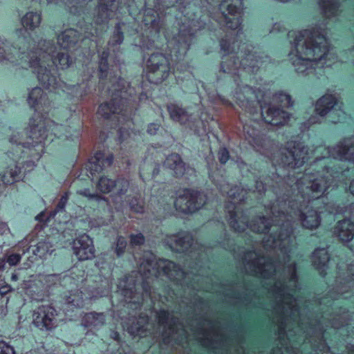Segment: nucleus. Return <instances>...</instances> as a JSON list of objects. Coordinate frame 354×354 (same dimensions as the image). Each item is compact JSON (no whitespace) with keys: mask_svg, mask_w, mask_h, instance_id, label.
<instances>
[{"mask_svg":"<svg viewBox=\"0 0 354 354\" xmlns=\"http://www.w3.org/2000/svg\"><path fill=\"white\" fill-rule=\"evenodd\" d=\"M145 3L142 21L146 34L135 38L137 46L142 49L158 48L156 44L164 33V53H152L146 62L143 76L136 88L119 76L112 84L111 97L100 105H140L151 101L153 86L166 81L170 74L176 77L186 68L185 57L198 34L209 29L214 19L207 0H153V7Z\"/></svg>","mask_w":354,"mask_h":354,"instance_id":"1","label":"nucleus"},{"mask_svg":"<svg viewBox=\"0 0 354 354\" xmlns=\"http://www.w3.org/2000/svg\"><path fill=\"white\" fill-rule=\"evenodd\" d=\"M28 102L35 113L28 127L17 128L9 138L11 149L6 155V171L0 177H30L42 155H53L59 149L66 136L61 133L62 124L49 118L51 101L42 88L36 86L29 93Z\"/></svg>","mask_w":354,"mask_h":354,"instance_id":"2","label":"nucleus"},{"mask_svg":"<svg viewBox=\"0 0 354 354\" xmlns=\"http://www.w3.org/2000/svg\"><path fill=\"white\" fill-rule=\"evenodd\" d=\"M304 178H299L297 181L298 193L303 199V203L309 204L312 201L314 203L315 200H319L320 196L324 194H328L329 187L326 185L328 181L327 178H314L313 180H308L307 185L304 187L301 184L303 183ZM222 192L227 194L232 200L233 205L232 210L227 207L229 212V223L231 227L237 232L244 231L246 228H250L252 231L258 233L266 234L270 227H279L280 232L279 234H270L268 239H264L265 245L273 249H278L284 254L290 252V244L292 243L295 237L292 236V223L296 221H301L304 227L309 229L317 227L319 225V216L317 211L308 209V205L301 204L299 207L296 202L289 201L290 210L287 214L282 211H277L275 207H271L272 214V221L273 225L266 217L259 218L254 223H248L244 217L240 220L239 217L237 207L236 204L245 200L246 191L239 186H234L230 189L227 187L222 189Z\"/></svg>","mask_w":354,"mask_h":354,"instance_id":"3","label":"nucleus"},{"mask_svg":"<svg viewBox=\"0 0 354 354\" xmlns=\"http://www.w3.org/2000/svg\"><path fill=\"white\" fill-rule=\"evenodd\" d=\"M117 1V10L120 12L130 15L136 12L135 0H98L92 11H90V6L86 0H79L69 8V12L79 19L76 25L81 31L88 36L95 37L97 29L93 24L96 26L108 24Z\"/></svg>","mask_w":354,"mask_h":354,"instance_id":"4","label":"nucleus"},{"mask_svg":"<svg viewBox=\"0 0 354 354\" xmlns=\"http://www.w3.org/2000/svg\"><path fill=\"white\" fill-rule=\"evenodd\" d=\"M144 257L145 259L140 263L138 272H133L130 276L120 280L115 286V292L123 295L127 302H131L127 299H133V289L140 282L148 283V280L158 278L162 275L175 281L178 280L184 274L180 268L172 261L165 259L157 261L154 255L148 252Z\"/></svg>","mask_w":354,"mask_h":354,"instance_id":"5","label":"nucleus"},{"mask_svg":"<svg viewBox=\"0 0 354 354\" xmlns=\"http://www.w3.org/2000/svg\"><path fill=\"white\" fill-rule=\"evenodd\" d=\"M41 21V11H29L21 19L22 28L16 30L17 39L10 44L8 40L0 37V62L8 61L15 63L20 61L23 63L28 53L32 54L35 41L31 33L38 28Z\"/></svg>","mask_w":354,"mask_h":354,"instance_id":"6","label":"nucleus"},{"mask_svg":"<svg viewBox=\"0 0 354 354\" xmlns=\"http://www.w3.org/2000/svg\"><path fill=\"white\" fill-rule=\"evenodd\" d=\"M37 74L39 83L46 90L63 88L66 82L62 79L59 70H66L73 63L72 57L66 52H58L48 60L41 59L34 51L28 53L24 62Z\"/></svg>","mask_w":354,"mask_h":354,"instance_id":"7","label":"nucleus"},{"mask_svg":"<svg viewBox=\"0 0 354 354\" xmlns=\"http://www.w3.org/2000/svg\"><path fill=\"white\" fill-rule=\"evenodd\" d=\"M295 49L299 62H318L324 59L329 51V44L324 30L318 25L288 34Z\"/></svg>","mask_w":354,"mask_h":354,"instance_id":"8","label":"nucleus"},{"mask_svg":"<svg viewBox=\"0 0 354 354\" xmlns=\"http://www.w3.org/2000/svg\"><path fill=\"white\" fill-rule=\"evenodd\" d=\"M251 44L243 43L239 46L236 55H233L220 64V72L239 75L243 71L249 75H256L259 70L260 57L254 50Z\"/></svg>","mask_w":354,"mask_h":354,"instance_id":"9","label":"nucleus"},{"mask_svg":"<svg viewBox=\"0 0 354 354\" xmlns=\"http://www.w3.org/2000/svg\"><path fill=\"white\" fill-rule=\"evenodd\" d=\"M237 96L234 95L233 99L236 105L250 114H255L259 111V104L261 109V115L264 118L265 122L275 127L285 126L290 121L292 114L283 108L271 105L269 104L266 111V115L263 113L265 104H263L260 100L254 101L248 99L242 93H236Z\"/></svg>","mask_w":354,"mask_h":354,"instance_id":"10","label":"nucleus"},{"mask_svg":"<svg viewBox=\"0 0 354 354\" xmlns=\"http://www.w3.org/2000/svg\"><path fill=\"white\" fill-rule=\"evenodd\" d=\"M287 145L285 151L278 156V165L288 169L301 168L308 161V148L299 140H290Z\"/></svg>","mask_w":354,"mask_h":354,"instance_id":"11","label":"nucleus"},{"mask_svg":"<svg viewBox=\"0 0 354 354\" xmlns=\"http://www.w3.org/2000/svg\"><path fill=\"white\" fill-rule=\"evenodd\" d=\"M221 10V24L235 30L241 27L243 23V0H223L219 4Z\"/></svg>","mask_w":354,"mask_h":354,"instance_id":"12","label":"nucleus"},{"mask_svg":"<svg viewBox=\"0 0 354 354\" xmlns=\"http://www.w3.org/2000/svg\"><path fill=\"white\" fill-rule=\"evenodd\" d=\"M206 196L194 190L185 189L174 202L178 212L192 214L201 209L206 203Z\"/></svg>","mask_w":354,"mask_h":354,"instance_id":"13","label":"nucleus"},{"mask_svg":"<svg viewBox=\"0 0 354 354\" xmlns=\"http://www.w3.org/2000/svg\"><path fill=\"white\" fill-rule=\"evenodd\" d=\"M114 155L112 152H106L105 149L97 150L84 165L85 176L95 177L96 174H100L112 165Z\"/></svg>","mask_w":354,"mask_h":354,"instance_id":"14","label":"nucleus"},{"mask_svg":"<svg viewBox=\"0 0 354 354\" xmlns=\"http://www.w3.org/2000/svg\"><path fill=\"white\" fill-rule=\"evenodd\" d=\"M33 324L41 330H50L57 325V312L49 306H42L33 313Z\"/></svg>","mask_w":354,"mask_h":354,"instance_id":"15","label":"nucleus"},{"mask_svg":"<svg viewBox=\"0 0 354 354\" xmlns=\"http://www.w3.org/2000/svg\"><path fill=\"white\" fill-rule=\"evenodd\" d=\"M109 293V288L108 289H104L102 290L100 292L97 291L96 294H94L93 292H88L84 293L82 291H80V292H78V290L73 291L71 290L70 292V295L68 296H66V315L69 317V319L72 320L73 318L71 315L68 314L69 310H73V308L75 307L76 308L82 307L84 304L85 301L88 299H92L93 297H96L98 295L102 296H106Z\"/></svg>","mask_w":354,"mask_h":354,"instance_id":"16","label":"nucleus"},{"mask_svg":"<svg viewBox=\"0 0 354 354\" xmlns=\"http://www.w3.org/2000/svg\"><path fill=\"white\" fill-rule=\"evenodd\" d=\"M73 253L80 261L91 259L95 256L93 240L86 234L79 236L73 241Z\"/></svg>","mask_w":354,"mask_h":354,"instance_id":"17","label":"nucleus"},{"mask_svg":"<svg viewBox=\"0 0 354 354\" xmlns=\"http://www.w3.org/2000/svg\"><path fill=\"white\" fill-rule=\"evenodd\" d=\"M55 274H48L33 277L26 281L24 283L23 288L26 290V293L33 297L34 294H39L46 288L49 287L52 283L57 279Z\"/></svg>","mask_w":354,"mask_h":354,"instance_id":"18","label":"nucleus"},{"mask_svg":"<svg viewBox=\"0 0 354 354\" xmlns=\"http://www.w3.org/2000/svg\"><path fill=\"white\" fill-rule=\"evenodd\" d=\"M67 88L69 92L68 93L71 95L72 98L75 100L76 104L82 101L85 97H86L91 93V77H88L84 80L81 83L68 86L66 84L63 88L55 90H49L50 91L59 93L60 91H64V89Z\"/></svg>","mask_w":354,"mask_h":354,"instance_id":"19","label":"nucleus"},{"mask_svg":"<svg viewBox=\"0 0 354 354\" xmlns=\"http://www.w3.org/2000/svg\"><path fill=\"white\" fill-rule=\"evenodd\" d=\"M255 124L254 121H250L243 124L245 138L250 145L263 148L266 144V136L255 127Z\"/></svg>","mask_w":354,"mask_h":354,"instance_id":"20","label":"nucleus"},{"mask_svg":"<svg viewBox=\"0 0 354 354\" xmlns=\"http://www.w3.org/2000/svg\"><path fill=\"white\" fill-rule=\"evenodd\" d=\"M339 102L335 95L326 93L321 96L315 102V112L322 118L326 117Z\"/></svg>","mask_w":354,"mask_h":354,"instance_id":"21","label":"nucleus"},{"mask_svg":"<svg viewBox=\"0 0 354 354\" xmlns=\"http://www.w3.org/2000/svg\"><path fill=\"white\" fill-rule=\"evenodd\" d=\"M163 166L173 177H183L185 163L178 153H171L168 155L163 162Z\"/></svg>","mask_w":354,"mask_h":354,"instance_id":"22","label":"nucleus"},{"mask_svg":"<svg viewBox=\"0 0 354 354\" xmlns=\"http://www.w3.org/2000/svg\"><path fill=\"white\" fill-rule=\"evenodd\" d=\"M82 37V34L74 28L62 31L57 36V43L64 50L73 48Z\"/></svg>","mask_w":354,"mask_h":354,"instance_id":"23","label":"nucleus"},{"mask_svg":"<svg viewBox=\"0 0 354 354\" xmlns=\"http://www.w3.org/2000/svg\"><path fill=\"white\" fill-rule=\"evenodd\" d=\"M166 241L171 249L185 251L192 245L193 239L189 232H181L176 235L170 236Z\"/></svg>","mask_w":354,"mask_h":354,"instance_id":"24","label":"nucleus"},{"mask_svg":"<svg viewBox=\"0 0 354 354\" xmlns=\"http://www.w3.org/2000/svg\"><path fill=\"white\" fill-rule=\"evenodd\" d=\"M110 55L111 51L108 46L97 51V75L100 80H105L108 77Z\"/></svg>","mask_w":354,"mask_h":354,"instance_id":"25","label":"nucleus"},{"mask_svg":"<svg viewBox=\"0 0 354 354\" xmlns=\"http://www.w3.org/2000/svg\"><path fill=\"white\" fill-rule=\"evenodd\" d=\"M335 233L342 241H349L353 238L354 223L350 219H344L338 223Z\"/></svg>","mask_w":354,"mask_h":354,"instance_id":"26","label":"nucleus"},{"mask_svg":"<svg viewBox=\"0 0 354 354\" xmlns=\"http://www.w3.org/2000/svg\"><path fill=\"white\" fill-rule=\"evenodd\" d=\"M261 261V259H259L257 262H254V264H257L255 270L256 274L266 279L274 278L277 272L276 264L269 261L263 260V263Z\"/></svg>","mask_w":354,"mask_h":354,"instance_id":"27","label":"nucleus"},{"mask_svg":"<svg viewBox=\"0 0 354 354\" xmlns=\"http://www.w3.org/2000/svg\"><path fill=\"white\" fill-rule=\"evenodd\" d=\"M337 156L340 160H345L354 164V142L346 145L344 142H339L334 147Z\"/></svg>","mask_w":354,"mask_h":354,"instance_id":"28","label":"nucleus"},{"mask_svg":"<svg viewBox=\"0 0 354 354\" xmlns=\"http://www.w3.org/2000/svg\"><path fill=\"white\" fill-rule=\"evenodd\" d=\"M127 26V24L124 21H118L115 24L108 42L109 46L115 47L122 44L124 39V30H126Z\"/></svg>","mask_w":354,"mask_h":354,"instance_id":"29","label":"nucleus"},{"mask_svg":"<svg viewBox=\"0 0 354 354\" xmlns=\"http://www.w3.org/2000/svg\"><path fill=\"white\" fill-rule=\"evenodd\" d=\"M167 110L169 114L170 119L174 122L183 124V118L187 116V111L185 108L179 106L176 103H169L167 105Z\"/></svg>","mask_w":354,"mask_h":354,"instance_id":"30","label":"nucleus"},{"mask_svg":"<svg viewBox=\"0 0 354 354\" xmlns=\"http://www.w3.org/2000/svg\"><path fill=\"white\" fill-rule=\"evenodd\" d=\"M329 261L328 251L326 248H318L313 254V263L317 270H322Z\"/></svg>","mask_w":354,"mask_h":354,"instance_id":"31","label":"nucleus"},{"mask_svg":"<svg viewBox=\"0 0 354 354\" xmlns=\"http://www.w3.org/2000/svg\"><path fill=\"white\" fill-rule=\"evenodd\" d=\"M104 320L102 313H90L84 316L82 324L85 327L96 328L102 325Z\"/></svg>","mask_w":354,"mask_h":354,"instance_id":"32","label":"nucleus"},{"mask_svg":"<svg viewBox=\"0 0 354 354\" xmlns=\"http://www.w3.org/2000/svg\"><path fill=\"white\" fill-rule=\"evenodd\" d=\"M98 180L97 181V189L103 192V193H109L113 191L115 189H116V192L118 194H122V189H117L116 186L118 183H120L119 181H115L114 178H97Z\"/></svg>","mask_w":354,"mask_h":354,"instance_id":"33","label":"nucleus"},{"mask_svg":"<svg viewBox=\"0 0 354 354\" xmlns=\"http://www.w3.org/2000/svg\"><path fill=\"white\" fill-rule=\"evenodd\" d=\"M68 194L65 193L64 195L62 196L56 209L53 212H50V215L48 217L46 216V213L43 212L36 216V220L41 222L50 221L51 218L55 217L57 213L64 210L65 205L68 201Z\"/></svg>","mask_w":354,"mask_h":354,"instance_id":"34","label":"nucleus"},{"mask_svg":"<svg viewBox=\"0 0 354 354\" xmlns=\"http://www.w3.org/2000/svg\"><path fill=\"white\" fill-rule=\"evenodd\" d=\"M149 319L147 317H140L136 324L127 327V330L133 335L145 336L147 325H148Z\"/></svg>","mask_w":354,"mask_h":354,"instance_id":"35","label":"nucleus"},{"mask_svg":"<svg viewBox=\"0 0 354 354\" xmlns=\"http://www.w3.org/2000/svg\"><path fill=\"white\" fill-rule=\"evenodd\" d=\"M273 100L279 104V107L290 108L293 106L292 96L283 91H279L273 95Z\"/></svg>","mask_w":354,"mask_h":354,"instance_id":"36","label":"nucleus"},{"mask_svg":"<svg viewBox=\"0 0 354 354\" xmlns=\"http://www.w3.org/2000/svg\"><path fill=\"white\" fill-rule=\"evenodd\" d=\"M53 245L49 241H40L37 243L35 249L32 250V253L39 258H45L48 254H50Z\"/></svg>","mask_w":354,"mask_h":354,"instance_id":"37","label":"nucleus"},{"mask_svg":"<svg viewBox=\"0 0 354 354\" xmlns=\"http://www.w3.org/2000/svg\"><path fill=\"white\" fill-rule=\"evenodd\" d=\"M221 50L223 52L225 55L233 54L235 53L234 41H232L231 38H229L227 35L221 38L219 41Z\"/></svg>","mask_w":354,"mask_h":354,"instance_id":"38","label":"nucleus"},{"mask_svg":"<svg viewBox=\"0 0 354 354\" xmlns=\"http://www.w3.org/2000/svg\"><path fill=\"white\" fill-rule=\"evenodd\" d=\"M319 6L325 12L334 14L339 8V3L335 0H319Z\"/></svg>","mask_w":354,"mask_h":354,"instance_id":"39","label":"nucleus"},{"mask_svg":"<svg viewBox=\"0 0 354 354\" xmlns=\"http://www.w3.org/2000/svg\"><path fill=\"white\" fill-rule=\"evenodd\" d=\"M131 210L137 213H142L144 210L143 201L137 197L133 198L129 202Z\"/></svg>","mask_w":354,"mask_h":354,"instance_id":"40","label":"nucleus"},{"mask_svg":"<svg viewBox=\"0 0 354 354\" xmlns=\"http://www.w3.org/2000/svg\"><path fill=\"white\" fill-rule=\"evenodd\" d=\"M230 158V152L228 149L225 147H220L218 151V159L219 162L222 165H225Z\"/></svg>","mask_w":354,"mask_h":354,"instance_id":"41","label":"nucleus"},{"mask_svg":"<svg viewBox=\"0 0 354 354\" xmlns=\"http://www.w3.org/2000/svg\"><path fill=\"white\" fill-rule=\"evenodd\" d=\"M127 242L124 237L119 236L117 241L115 252L118 256L122 255L127 247Z\"/></svg>","mask_w":354,"mask_h":354,"instance_id":"42","label":"nucleus"},{"mask_svg":"<svg viewBox=\"0 0 354 354\" xmlns=\"http://www.w3.org/2000/svg\"><path fill=\"white\" fill-rule=\"evenodd\" d=\"M162 129L160 122H151L147 125V133L150 136H155Z\"/></svg>","mask_w":354,"mask_h":354,"instance_id":"43","label":"nucleus"},{"mask_svg":"<svg viewBox=\"0 0 354 354\" xmlns=\"http://www.w3.org/2000/svg\"><path fill=\"white\" fill-rule=\"evenodd\" d=\"M0 354H16V352L12 346L5 341H0Z\"/></svg>","mask_w":354,"mask_h":354,"instance_id":"44","label":"nucleus"},{"mask_svg":"<svg viewBox=\"0 0 354 354\" xmlns=\"http://www.w3.org/2000/svg\"><path fill=\"white\" fill-rule=\"evenodd\" d=\"M201 120L202 124L203 126L204 131L205 132H206L207 131L208 132L210 131L209 127H207V126L208 125V123L209 121L214 120L213 115L210 113H205L202 112L201 115Z\"/></svg>","mask_w":354,"mask_h":354,"instance_id":"45","label":"nucleus"},{"mask_svg":"<svg viewBox=\"0 0 354 354\" xmlns=\"http://www.w3.org/2000/svg\"><path fill=\"white\" fill-rule=\"evenodd\" d=\"M131 244L132 245H140L145 242V237L141 234H131L130 235Z\"/></svg>","mask_w":354,"mask_h":354,"instance_id":"46","label":"nucleus"},{"mask_svg":"<svg viewBox=\"0 0 354 354\" xmlns=\"http://www.w3.org/2000/svg\"><path fill=\"white\" fill-rule=\"evenodd\" d=\"M217 101L219 102L222 105H224L225 106H229V107L234 106V104L231 101H230L225 97H224L222 95H220L218 93L216 94V98L214 99V102H217Z\"/></svg>","mask_w":354,"mask_h":354,"instance_id":"47","label":"nucleus"},{"mask_svg":"<svg viewBox=\"0 0 354 354\" xmlns=\"http://www.w3.org/2000/svg\"><path fill=\"white\" fill-rule=\"evenodd\" d=\"M30 239L29 237L25 238L23 241L19 243L18 247L19 250H22V253L25 254L30 249Z\"/></svg>","mask_w":354,"mask_h":354,"instance_id":"48","label":"nucleus"},{"mask_svg":"<svg viewBox=\"0 0 354 354\" xmlns=\"http://www.w3.org/2000/svg\"><path fill=\"white\" fill-rule=\"evenodd\" d=\"M21 260V256L18 254H12L8 257L7 262L10 266L17 265Z\"/></svg>","mask_w":354,"mask_h":354,"instance_id":"49","label":"nucleus"},{"mask_svg":"<svg viewBox=\"0 0 354 354\" xmlns=\"http://www.w3.org/2000/svg\"><path fill=\"white\" fill-rule=\"evenodd\" d=\"M168 319V313L166 311H161L159 315L158 322L160 326L165 327V324Z\"/></svg>","mask_w":354,"mask_h":354,"instance_id":"50","label":"nucleus"},{"mask_svg":"<svg viewBox=\"0 0 354 354\" xmlns=\"http://www.w3.org/2000/svg\"><path fill=\"white\" fill-rule=\"evenodd\" d=\"M72 281H73V283H76L78 281H82L83 279H80V278H77V279H75L73 277H71V276H64V278H63V283L64 284H66V283H72Z\"/></svg>","mask_w":354,"mask_h":354,"instance_id":"51","label":"nucleus"},{"mask_svg":"<svg viewBox=\"0 0 354 354\" xmlns=\"http://www.w3.org/2000/svg\"><path fill=\"white\" fill-rule=\"evenodd\" d=\"M12 290L11 287L6 284L0 287V295L1 296L6 295L8 292H10Z\"/></svg>","mask_w":354,"mask_h":354,"instance_id":"52","label":"nucleus"},{"mask_svg":"<svg viewBox=\"0 0 354 354\" xmlns=\"http://www.w3.org/2000/svg\"><path fill=\"white\" fill-rule=\"evenodd\" d=\"M82 127H83V122L82 120L80 119V118H78V124H77V128L75 129V131L77 133V136L78 137L81 136L82 134Z\"/></svg>","mask_w":354,"mask_h":354,"instance_id":"53","label":"nucleus"},{"mask_svg":"<svg viewBox=\"0 0 354 354\" xmlns=\"http://www.w3.org/2000/svg\"><path fill=\"white\" fill-rule=\"evenodd\" d=\"M290 270H291L290 279L294 283H295L297 281V275H296V267H295V264L292 265V268H291Z\"/></svg>","mask_w":354,"mask_h":354,"instance_id":"54","label":"nucleus"},{"mask_svg":"<svg viewBox=\"0 0 354 354\" xmlns=\"http://www.w3.org/2000/svg\"><path fill=\"white\" fill-rule=\"evenodd\" d=\"M78 193L81 195H84L85 196L93 198L94 195L91 194L88 189H84V190H80L78 191Z\"/></svg>","mask_w":354,"mask_h":354,"instance_id":"55","label":"nucleus"},{"mask_svg":"<svg viewBox=\"0 0 354 354\" xmlns=\"http://www.w3.org/2000/svg\"><path fill=\"white\" fill-rule=\"evenodd\" d=\"M257 189L258 192H261L262 191L265 190L264 185L262 184L261 182H257Z\"/></svg>","mask_w":354,"mask_h":354,"instance_id":"56","label":"nucleus"},{"mask_svg":"<svg viewBox=\"0 0 354 354\" xmlns=\"http://www.w3.org/2000/svg\"><path fill=\"white\" fill-rule=\"evenodd\" d=\"M78 151H79V147H77V150L75 151V160L73 161V164H72V167H75V165L77 160V158H78V156H79V154H78Z\"/></svg>","mask_w":354,"mask_h":354,"instance_id":"57","label":"nucleus"},{"mask_svg":"<svg viewBox=\"0 0 354 354\" xmlns=\"http://www.w3.org/2000/svg\"><path fill=\"white\" fill-rule=\"evenodd\" d=\"M349 190L351 193L354 195V178L350 183Z\"/></svg>","mask_w":354,"mask_h":354,"instance_id":"58","label":"nucleus"},{"mask_svg":"<svg viewBox=\"0 0 354 354\" xmlns=\"http://www.w3.org/2000/svg\"><path fill=\"white\" fill-rule=\"evenodd\" d=\"M5 264V261L3 259H0V272L4 269Z\"/></svg>","mask_w":354,"mask_h":354,"instance_id":"59","label":"nucleus"},{"mask_svg":"<svg viewBox=\"0 0 354 354\" xmlns=\"http://www.w3.org/2000/svg\"><path fill=\"white\" fill-rule=\"evenodd\" d=\"M18 279H19V277H18V276H17V274L16 273H13L12 274V276H11L12 281H16L18 280Z\"/></svg>","mask_w":354,"mask_h":354,"instance_id":"60","label":"nucleus"},{"mask_svg":"<svg viewBox=\"0 0 354 354\" xmlns=\"http://www.w3.org/2000/svg\"><path fill=\"white\" fill-rule=\"evenodd\" d=\"M350 272H351V274L352 275L351 279H352V281H353V282L354 283V268H353L352 267L350 268Z\"/></svg>","mask_w":354,"mask_h":354,"instance_id":"61","label":"nucleus"},{"mask_svg":"<svg viewBox=\"0 0 354 354\" xmlns=\"http://www.w3.org/2000/svg\"><path fill=\"white\" fill-rule=\"evenodd\" d=\"M282 286V287H281V288H282V290H280V291H279V292H280V295H283V294H284V292H285V290H284V288H284V286Z\"/></svg>","mask_w":354,"mask_h":354,"instance_id":"62","label":"nucleus"},{"mask_svg":"<svg viewBox=\"0 0 354 354\" xmlns=\"http://www.w3.org/2000/svg\"><path fill=\"white\" fill-rule=\"evenodd\" d=\"M158 172H159V169H157V171H156V169H154V170L153 171V175H156V174H158Z\"/></svg>","mask_w":354,"mask_h":354,"instance_id":"63","label":"nucleus"},{"mask_svg":"<svg viewBox=\"0 0 354 354\" xmlns=\"http://www.w3.org/2000/svg\"><path fill=\"white\" fill-rule=\"evenodd\" d=\"M296 62H297V60L293 61L292 64H293L294 66H297V65H298V63H297Z\"/></svg>","mask_w":354,"mask_h":354,"instance_id":"64","label":"nucleus"}]
</instances>
